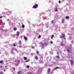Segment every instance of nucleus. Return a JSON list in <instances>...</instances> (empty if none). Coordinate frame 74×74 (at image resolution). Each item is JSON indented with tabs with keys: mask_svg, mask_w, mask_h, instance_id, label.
<instances>
[{
	"mask_svg": "<svg viewBox=\"0 0 74 74\" xmlns=\"http://www.w3.org/2000/svg\"><path fill=\"white\" fill-rule=\"evenodd\" d=\"M61 34L62 35V36L60 37L61 38H62L63 37L64 40H66V36L65 35H64V34H63V33H62Z\"/></svg>",
	"mask_w": 74,
	"mask_h": 74,
	"instance_id": "obj_1",
	"label": "nucleus"
},
{
	"mask_svg": "<svg viewBox=\"0 0 74 74\" xmlns=\"http://www.w3.org/2000/svg\"><path fill=\"white\" fill-rule=\"evenodd\" d=\"M38 8V5L36 4L35 5H34L32 7V8Z\"/></svg>",
	"mask_w": 74,
	"mask_h": 74,
	"instance_id": "obj_2",
	"label": "nucleus"
},
{
	"mask_svg": "<svg viewBox=\"0 0 74 74\" xmlns=\"http://www.w3.org/2000/svg\"><path fill=\"white\" fill-rule=\"evenodd\" d=\"M71 65H73V64H74V62L73 61H71Z\"/></svg>",
	"mask_w": 74,
	"mask_h": 74,
	"instance_id": "obj_3",
	"label": "nucleus"
},
{
	"mask_svg": "<svg viewBox=\"0 0 74 74\" xmlns=\"http://www.w3.org/2000/svg\"><path fill=\"white\" fill-rule=\"evenodd\" d=\"M50 71H51V69H50V68L48 69V73H50Z\"/></svg>",
	"mask_w": 74,
	"mask_h": 74,
	"instance_id": "obj_4",
	"label": "nucleus"
},
{
	"mask_svg": "<svg viewBox=\"0 0 74 74\" xmlns=\"http://www.w3.org/2000/svg\"><path fill=\"white\" fill-rule=\"evenodd\" d=\"M24 39H25V40L26 41H27V40H28L27 39V38H26V36L24 37Z\"/></svg>",
	"mask_w": 74,
	"mask_h": 74,
	"instance_id": "obj_5",
	"label": "nucleus"
},
{
	"mask_svg": "<svg viewBox=\"0 0 74 74\" xmlns=\"http://www.w3.org/2000/svg\"><path fill=\"white\" fill-rule=\"evenodd\" d=\"M66 19H69V18H70L69 16H66Z\"/></svg>",
	"mask_w": 74,
	"mask_h": 74,
	"instance_id": "obj_6",
	"label": "nucleus"
},
{
	"mask_svg": "<svg viewBox=\"0 0 74 74\" xmlns=\"http://www.w3.org/2000/svg\"><path fill=\"white\" fill-rule=\"evenodd\" d=\"M35 59H36V60H37V59H38V57L37 56H35Z\"/></svg>",
	"mask_w": 74,
	"mask_h": 74,
	"instance_id": "obj_7",
	"label": "nucleus"
},
{
	"mask_svg": "<svg viewBox=\"0 0 74 74\" xmlns=\"http://www.w3.org/2000/svg\"><path fill=\"white\" fill-rule=\"evenodd\" d=\"M14 31H16V28H14L13 29Z\"/></svg>",
	"mask_w": 74,
	"mask_h": 74,
	"instance_id": "obj_8",
	"label": "nucleus"
},
{
	"mask_svg": "<svg viewBox=\"0 0 74 74\" xmlns=\"http://www.w3.org/2000/svg\"><path fill=\"white\" fill-rule=\"evenodd\" d=\"M17 34L16 35L17 36H19V32H17Z\"/></svg>",
	"mask_w": 74,
	"mask_h": 74,
	"instance_id": "obj_9",
	"label": "nucleus"
},
{
	"mask_svg": "<svg viewBox=\"0 0 74 74\" xmlns=\"http://www.w3.org/2000/svg\"><path fill=\"white\" fill-rule=\"evenodd\" d=\"M67 51L68 52H69L70 53V52H71L70 51L71 50H67Z\"/></svg>",
	"mask_w": 74,
	"mask_h": 74,
	"instance_id": "obj_10",
	"label": "nucleus"
},
{
	"mask_svg": "<svg viewBox=\"0 0 74 74\" xmlns=\"http://www.w3.org/2000/svg\"><path fill=\"white\" fill-rule=\"evenodd\" d=\"M64 20L63 19V18L62 19V23H63V22H64Z\"/></svg>",
	"mask_w": 74,
	"mask_h": 74,
	"instance_id": "obj_11",
	"label": "nucleus"
},
{
	"mask_svg": "<svg viewBox=\"0 0 74 74\" xmlns=\"http://www.w3.org/2000/svg\"><path fill=\"white\" fill-rule=\"evenodd\" d=\"M55 11H58V8H56Z\"/></svg>",
	"mask_w": 74,
	"mask_h": 74,
	"instance_id": "obj_12",
	"label": "nucleus"
},
{
	"mask_svg": "<svg viewBox=\"0 0 74 74\" xmlns=\"http://www.w3.org/2000/svg\"><path fill=\"white\" fill-rule=\"evenodd\" d=\"M56 58H57V59H59V56H56Z\"/></svg>",
	"mask_w": 74,
	"mask_h": 74,
	"instance_id": "obj_13",
	"label": "nucleus"
},
{
	"mask_svg": "<svg viewBox=\"0 0 74 74\" xmlns=\"http://www.w3.org/2000/svg\"><path fill=\"white\" fill-rule=\"evenodd\" d=\"M24 60H27V58L25 57L24 58Z\"/></svg>",
	"mask_w": 74,
	"mask_h": 74,
	"instance_id": "obj_14",
	"label": "nucleus"
},
{
	"mask_svg": "<svg viewBox=\"0 0 74 74\" xmlns=\"http://www.w3.org/2000/svg\"><path fill=\"white\" fill-rule=\"evenodd\" d=\"M48 43L47 42L45 43V45H48Z\"/></svg>",
	"mask_w": 74,
	"mask_h": 74,
	"instance_id": "obj_15",
	"label": "nucleus"
},
{
	"mask_svg": "<svg viewBox=\"0 0 74 74\" xmlns=\"http://www.w3.org/2000/svg\"><path fill=\"white\" fill-rule=\"evenodd\" d=\"M19 43L20 44H21V40H20L19 41Z\"/></svg>",
	"mask_w": 74,
	"mask_h": 74,
	"instance_id": "obj_16",
	"label": "nucleus"
},
{
	"mask_svg": "<svg viewBox=\"0 0 74 74\" xmlns=\"http://www.w3.org/2000/svg\"><path fill=\"white\" fill-rule=\"evenodd\" d=\"M22 27L23 28H25V25H23L22 26Z\"/></svg>",
	"mask_w": 74,
	"mask_h": 74,
	"instance_id": "obj_17",
	"label": "nucleus"
},
{
	"mask_svg": "<svg viewBox=\"0 0 74 74\" xmlns=\"http://www.w3.org/2000/svg\"><path fill=\"white\" fill-rule=\"evenodd\" d=\"M54 36L53 35H52V36L51 37V38H53Z\"/></svg>",
	"mask_w": 74,
	"mask_h": 74,
	"instance_id": "obj_18",
	"label": "nucleus"
},
{
	"mask_svg": "<svg viewBox=\"0 0 74 74\" xmlns=\"http://www.w3.org/2000/svg\"><path fill=\"white\" fill-rule=\"evenodd\" d=\"M3 62V61L1 60L0 61V63H2Z\"/></svg>",
	"mask_w": 74,
	"mask_h": 74,
	"instance_id": "obj_19",
	"label": "nucleus"
},
{
	"mask_svg": "<svg viewBox=\"0 0 74 74\" xmlns=\"http://www.w3.org/2000/svg\"><path fill=\"white\" fill-rule=\"evenodd\" d=\"M29 62V60L25 61V62Z\"/></svg>",
	"mask_w": 74,
	"mask_h": 74,
	"instance_id": "obj_20",
	"label": "nucleus"
},
{
	"mask_svg": "<svg viewBox=\"0 0 74 74\" xmlns=\"http://www.w3.org/2000/svg\"><path fill=\"white\" fill-rule=\"evenodd\" d=\"M41 45L42 46H43L44 45V44L42 43H40Z\"/></svg>",
	"mask_w": 74,
	"mask_h": 74,
	"instance_id": "obj_21",
	"label": "nucleus"
},
{
	"mask_svg": "<svg viewBox=\"0 0 74 74\" xmlns=\"http://www.w3.org/2000/svg\"><path fill=\"white\" fill-rule=\"evenodd\" d=\"M40 37H41V36L40 35H39L38 37V38H40Z\"/></svg>",
	"mask_w": 74,
	"mask_h": 74,
	"instance_id": "obj_22",
	"label": "nucleus"
},
{
	"mask_svg": "<svg viewBox=\"0 0 74 74\" xmlns=\"http://www.w3.org/2000/svg\"><path fill=\"white\" fill-rule=\"evenodd\" d=\"M13 46H14V47H16V45H15V44H14L13 45Z\"/></svg>",
	"mask_w": 74,
	"mask_h": 74,
	"instance_id": "obj_23",
	"label": "nucleus"
},
{
	"mask_svg": "<svg viewBox=\"0 0 74 74\" xmlns=\"http://www.w3.org/2000/svg\"><path fill=\"white\" fill-rule=\"evenodd\" d=\"M36 53H37V55H38V51H37Z\"/></svg>",
	"mask_w": 74,
	"mask_h": 74,
	"instance_id": "obj_24",
	"label": "nucleus"
},
{
	"mask_svg": "<svg viewBox=\"0 0 74 74\" xmlns=\"http://www.w3.org/2000/svg\"><path fill=\"white\" fill-rule=\"evenodd\" d=\"M58 68H59V67H56V68H55L54 69L55 70H56V69H58Z\"/></svg>",
	"mask_w": 74,
	"mask_h": 74,
	"instance_id": "obj_25",
	"label": "nucleus"
},
{
	"mask_svg": "<svg viewBox=\"0 0 74 74\" xmlns=\"http://www.w3.org/2000/svg\"><path fill=\"white\" fill-rule=\"evenodd\" d=\"M13 70L15 71V68H14L13 69Z\"/></svg>",
	"mask_w": 74,
	"mask_h": 74,
	"instance_id": "obj_26",
	"label": "nucleus"
},
{
	"mask_svg": "<svg viewBox=\"0 0 74 74\" xmlns=\"http://www.w3.org/2000/svg\"><path fill=\"white\" fill-rule=\"evenodd\" d=\"M58 3H61V1H58Z\"/></svg>",
	"mask_w": 74,
	"mask_h": 74,
	"instance_id": "obj_27",
	"label": "nucleus"
},
{
	"mask_svg": "<svg viewBox=\"0 0 74 74\" xmlns=\"http://www.w3.org/2000/svg\"><path fill=\"white\" fill-rule=\"evenodd\" d=\"M20 73H21V71H20L18 73V74H19Z\"/></svg>",
	"mask_w": 74,
	"mask_h": 74,
	"instance_id": "obj_28",
	"label": "nucleus"
},
{
	"mask_svg": "<svg viewBox=\"0 0 74 74\" xmlns=\"http://www.w3.org/2000/svg\"><path fill=\"white\" fill-rule=\"evenodd\" d=\"M50 43H51V44H52V43H53V42L51 41L50 42Z\"/></svg>",
	"mask_w": 74,
	"mask_h": 74,
	"instance_id": "obj_29",
	"label": "nucleus"
},
{
	"mask_svg": "<svg viewBox=\"0 0 74 74\" xmlns=\"http://www.w3.org/2000/svg\"><path fill=\"white\" fill-rule=\"evenodd\" d=\"M29 66H27V68H29Z\"/></svg>",
	"mask_w": 74,
	"mask_h": 74,
	"instance_id": "obj_30",
	"label": "nucleus"
},
{
	"mask_svg": "<svg viewBox=\"0 0 74 74\" xmlns=\"http://www.w3.org/2000/svg\"><path fill=\"white\" fill-rule=\"evenodd\" d=\"M57 54H58V55H59V53L57 52Z\"/></svg>",
	"mask_w": 74,
	"mask_h": 74,
	"instance_id": "obj_31",
	"label": "nucleus"
},
{
	"mask_svg": "<svg viewBox=\"0 0 74 74\" xmlns=\"http://www.w3.org/2000/svg\"><path fill=\"white\" fill-rule=\"evenodd\" d=\"M0 18H1H1H2V17L0 16Z\"/></svg>",
	"mask_w": 74,
	"mask_h": 74,
	"instance_id": "obj_32",
	"label": "nucleus"
},
{
	"mask_svg": "<svg viewBox=\"0 0 74 74\" xmlns=\"http://www.w3.org/2000/svg\"><path fill=\"white\" fill-rule=\"evenodd\" d=\"M32 49L34 48V47L32 46Z\"/></svg>",
	"mask_w": 74,
	"mask_h": 74,
	"instance_id": "obj_33",
	"label": "nucleus"
},
{
	"mask_svg": "<svg viewBox=\"0 0 74 74\" xmlns=\"http://www.w3.org/2000/svg\"><path fill=\"white\" fill-rule=\"evenodd\" d=\"M0 67H1V68H2V66H1Z\"/></svg>",
	"mask_w": 74,
	"mask_h": 74,
	"instance_id": "obj_34",
	"label": "nucleus"
},
{
	"mask_svg": "<svg viewBox=\"0 0 74 74\" xmlns=\"http://www.w3.org/2000/svg\"><path fill=\"white\" fill-rule=\"evenodd\" d=\"M52 22H53V21H52Z\"/></svg>",
	"mask_w": 74,
	"mask_h": 74,
	"instance_id": "obj_35",
	"label": "nucleus"
}]
</instances>
